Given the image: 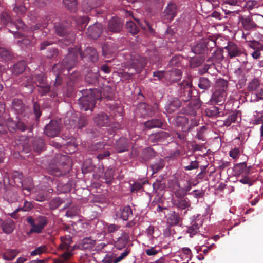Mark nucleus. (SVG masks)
Wrapping results in <instances>:
<instances>
[{"instance_id":"nucleus-1","label":"nucleus","mask_w":263,"mask_h":263,"mask_svg":"<svg viewBox=\"0 0 263 263\" xmlns=\"http://www.w3.org/2000/svg\"><path fill=\"white\" fill-rule=\"evenodd\" d=\"M166 79L171 83H177L176 86L177 96L180 97L184 102L190 101L192 97V84L188 81L183 80L180 82L182 72L176 68H172L166 71Z\"/></svg>"},{"instance_id":"nucleus-2","label":"nucleus","mask_w":263,"mask_h":263,"mask_svg":"<svg viewBox=\"0 0 263 263\" xmlns=\"http://www.w3.org/2000/svg\"><path fill=\"white\" fill-rule=\"evenodd\" d=\"M77 61V53L74 51H69V53L64 58L61 63H58L53 65L52 72L55 76V86H60L62 84V79L60 74L66 71L65 75L69 74V71L75 66Z\"/></svg>"},{"instance_id":"nucleus-3","label":"nucleus","mask_w":263,"mask_h":263,"mask_svg":"<svg viewBox=\"0 0 263 263\" xmlns=\"http://www.w3.org/2000/svg\"><path fill=\"white\" fill-rule=\"evenodd\" d=\"M55 165L50 164L49 167L50 173L55 176L65 175L70 170V160L67 155L57 154L54 157Z\"/></svg>"},{"instance_id":"nucleus-4","label":"nucleus","mask_w":263,"mask_h":263,"mask_svg":"<svg viewBox=\"0 0 263 263\" xmlns=\"http://www.w3.org/2000/svg\"><path fill=\"white\" fill-rule=\"evenodd\" d=\"M147 64V60L138 54L132 53L131 59L127 63L128 71L122 73V77L127 80L130 79L135 74L140 73Z\"/></svg>"},{"instance_id":"nucleus-5","label":"nucleus","mask_w":263,"mask_h":263,"mask_svg":"<svg viewBox=\"0 0 263 263\" xmlns=\"http://www.w3.org/2000/svg\"><path fill=\"white\" fill-rule=\"evenodd\" d=\"M101 98L100 90L89 88L83 89V110L92 111L95 106L96 101Z\"/></svg>"},{"instance_id":"nucleus-6","label":"nucleus","mask_w":263,"mask_h":263,"mask_svg":"<svg viewBox=\"0 0 263 263\" xmlns=\"http://www.w3.org/2000/svg\"><path fill=\"white\" fill-rule=\"evenodd\" d=\"M61 243L58 247L59 250L62 251L64 252L60 255V260L62 262H64L70 259L72 255V252L77 248L76 245L71 246V243L72 242V237L70 235H65L60 237Z\"/></svg>"},{"instance_id":"nucleus-7","label":"nucleus","mask_w":263,"mask_h":263,"mask_svg":"<svg viewBox=\"0 0 263 263\" xmlns=\"http://www.w3.org/2000/svg\"><path fill=\"white\" fill-rule=\"evenodd\" d=\"M26 221L31 227L29 234L41 233L48 223L47 217L44 216H39L35 218L32 216H28Z\"/></svg>"},{"instance_id":"nucleus-8","label":"nucleus","mask_w":263,"mask_h":263,"mask_svg":"<svg viewBox=\"0 0 263 263\" xmlns=\"http://www.w3.org/2000/svg\"><path fill=\"white\" fill-rule=\"evenodd\" d=\"M173 193L172 198V203L173 206L179 210L187 209L191 206L190 199L186 197V195L176 191L171 190Z\"/></svg>"},{"instance_id":"nucleus-9","label":"nucleus","mask_w":263,"mask_h":263,"mask_svg":"<svg viewBox=\"0 0 263 263\" xmlns=\"http://www.w3.org/2000/svg\"><path fill=\"white\" fill-rule=\"evenodd\" d=\"M201 106V102L198 98L191 100L187 104L183 106L181 110L182 114L195 116Z\"/></svg>"},{"instance_id":"nucleus-10","label":"nucleus","mask_w":263,"mask_h":263,"mask_svg":"<svg viewBox=\"0 0 263 263\" xmlns=\"http://www.w3.org/2000/svg\"><path fill=\"white\" fill-rule=\"evenodd\" d=\"M34 83L39 87V92L42 96L46 95L50 91V86L47 83L45 74L40 73L34 75Z\"/></svg>"},{"instance_id":"nucleus-11","label":"nucleus","mask_w":263,"mask_h":263,"mask_svg":"<svg viewBox=\"0 0 263 263\" xmlns=\"http://www.w3.org/2000/svg\"><path fill=\"white\" fill-rule=\"evenodd\" d=\"M157 109L158 105L156 103H154L153 106H151L145 103H142L138 106L137 111L142 117H145L146 116H152L155 114Z\"/></svg>"},{"instance_id":"nucleus-12","label":"nucleus","mask_w":263,"mask_h":263,"mask_svg":"<svg viewBox=\"0 0 263 263\" xmlns=\"http://www.w3.org/2000/svg\"><path fill=\"white\" fill-rule=\"evenodd\" d=\"M61 130V126L59 122L56 120H51L45 126V134L50 137L57 136Z\"/></svg>"},{"instance_id":"nucleus-13","label":"nucleus","mask_w":263,"mask_h":263,"mask_svg":"<svg viewBox=\"0 0 263 263\" xmlns=\"http://www.w3.org/2000/svg\"><path fill=\"white\" fill-rule=\"evenodd\" d=\"M124 22L122 19L113 17L108 23V31L111 33H119L123 28Z\"/></svg>"},{"instance_id":"nucleus-14","label":"nucleus","mask_w":263,"mask_h":263,"mask_svg":"<svg viewBox=\"0 0 263 263\" xmlns=\"http://www.w3.org/2000/svg\"><path fill=\"white\" fill-rule=\"evenodd\" d=\"M224 49L231 59L241 56L242 54L245 55L243 50L233 42H229L227 46L224 47Z\"/></svg>"},{"instance_id":"nucleus-15","label":"nucleus","mask_w":263,"mask_h":263,"mask_svg":"<svg viewBox=\"0 0 263 263\" xmlns=\"http://www.w3.org/2000/svg\"><path fill=\"white\" fill-rule=\"evenodd\" d=\"M116 218L127 221L133 216V211L129 205L121 206L117 209L115 212Z\"/></svg>"},{"instance_id":"nucleus-16","label":"nucleus","mask_w":263,"mask_h":263,"mask_svg":"<svg viewBox=\"0 0 263 263\" xmlns=\"http://www.w3.org/2000/svg\"><path fill=\"white\" fill-rule=\"evenodd\" d=\"M180 99L184 102L180 97H173L165 106V111L168 114H173L176 111L182 106V103Z\"/></svg>"},{"instance_id":"nucleus-17","label":"nucleus","mask_w":263,"mask_h":263,"mask_svg":"<svg viewBox=\"0 0 263 263\" xmlns=\"http://www.w3.org/2000/svg\"><path fill=\"white\" fill-rule=\"evenodd\" d=\"M168 187L171 190H176V191H178V192L186 196L187 193L191 189V183L187 181L186 182V185L181 187L177 180H173L169 182Z\"/></svg>"},{"instance_id":"nucleus-18","label":"nucleus","mask_w":263,"mask_h":263,"mask_svg":"<svg viewBox=\"0 0 263 263\" xmlns=\"http://www.w3.org/2000/svg\"><path fill=\"white\" fill-rule=\"evenodd\" d=\"M130 146L129 140L125 137H121L116 141L114 147L118 153L128 151Z\"/></svg>"},{"instance_id":"nucleus-19","label":"nucleus","mask_w":263,"mask_h":263,"mask_svg":"<svg viewBox=\"0 0 263 263\" xmlns=\"http://www.w3.org/2000/svg\"><path fill=\"white\" fill-rule=\"evenodd\" d=\"M250 46L254 49L251 53L252 57L255 59L259 58L260 56V51L263 50V35L260 36L259 41L255 40L251 41Z\"/></svg>"},{"instance_id":"nucleus-20","label":"nucleus","mask_w":263,"mask_h":263,"mask_svg":"<svg viewBox=\"0 0 263 263\" xmlns=\"http://www.w3.org/2000/svg\"><path fill=\"white\" fill-rule=\"evenodd\" d=\"M239 23L241 24L243 29L246 31L254 30L258 27L250 16H241L239 18Z\"/></svg>"},{"instance_id":"nucleus-21","label":"nucleus","mask_w":263,"mask_h":263,"mask_svg":"<svg viewBox=\"0 0 263 263\" xmlns=\"http://www.w3.org/2000/svg\"><path fill=\"white\" fill-rule=\"evenodd\" d=\"M102 31V25L99 23L94 24L89 26L86 32L87 35L92 39H98L101 35Z\"/></svg>"},{"instance_id":"nucleus-22","label":"nucleus","mask_w":263,"mask_h":263,"mask_svg":"<svg viewBox=\"0 0 263 263\" xmlns=\"http://www.w3.org/2000/svg\"><path fill=\"white\" fill-rule=\"evenodd\" d=\"M170 136V133L165 131H161L152 134L149 136V140L153 143L165 142Z\"/></svg>"},{"instance_id":"nucleus-23","label":"nucleus","mask_w":263,"mask_h":263,"mask_svg":"<svg viewBox=\"0 0 263 263\" xmlns=\"http://www.w3.org/2000/svg\"><path fill=\"white\" fill-rule=\"evenodd\" d=\"M226 96V92H224V91H221L220 89H215L212 93L210 101L212 103H215L221 105L224 103Z\"/></svg>"},{"instance_id":"nucleus-24","label":"nucleus","mask_w":263,"mask_h":263,"mask_svg":"<svg viewBox=\"0 0 263 263\" xmlns=\"http://www.w3.org/2000/svg\"><path fill=\"white\" fill-rule=\"evenodd\" d=\"M176 13L177 6L176 4L170 2L164 11V17L169 21H172L176 16Z\"/></svg>"},{"instance_id":"nucleus-25","label":"nucleus","mask_w":263,"mask_h":263,"mask_svg":"<svg viewBox=\"0 0 263 263\" xmlns=\"http://www.w3.org/2000/svg\"><path fill=\"white\" fill-rule=\"evenodd\" d=\"M12 108L16 114L25 116V112L27 107L24 105L22 101L18 99H14L12 102Z\"/></svg>"},{"instance_id":"nucleus-26","label":"nucleus","mask_w":263,"mask_h":263,"mask_svg":"<svg viewBox=\"0 0 263 263\" xmlns=\"http://www.w3.org/2000/svg\"><path fill=\"white\" fill-rule=\"evenodd\" d=\"M83 58L87 59L92 63L97 62L99 58L98 53L92 47H87L83 52Z\"/></svg>"},{"instance_id":"nucleus-27","label":"nucleus","mask_w":263,"mask_h":263,"mask_svg":"<svg viewBox=\"0 0 263 263\" xmlns=\"http://www.w3.org/2000/svg\"><path fill=\"white\" fill-rule=\"evenodd\" d=\"M192 51L197 54H203L207 51L204 39L200 40L192 47Z\"/></svg>"},{"instance_id":"nucleus-28","label":"nucleus","mask_w":263,"mask_h":263,"mask_svg":"<svg viewBox=\"0 0 263 263\" xmlns=\"http://www.w3.org/2000/svg\"><path fill=\"white\" fill-rule=\"evenodd\" d=\"M93 121L97 125L100 126H105L108 124L109 118L107 114L105 113H101L94 118Z\"/></svg>"},{"instance_id":"nucleus-29","label":"nucleus","mask_w":263,"mask_h":263,"mask_svg":"<svg viewBox=\"0 0 263 263\" xmlns=\"http://www.w3.org/2000/svg\"><path fill=\"white\" fill-rule=\"evenodd\" d=\"M156 153L151 147L144 148L141 154V158L144 162H147L155 157Z\"/></svg>"},{"instance_id":"nucleus-30","label":"nucleus","mask_w":263,"mask_h":263,"mask_svg":"<svg viewBox=\"0 0 263 263\" xmlns=\"http://www.w3.org/2000/svg\"><path fill=\"white\" fill-rule=\"evenodd\" d=\"M163 122L161 119H152L144 123V127L147 129L160 128L162 126Z\"/></svg>"},{"instance_id":"nucleus-31","label":"nucleus","mask_w":263,"mask_h":263,"mask_svg":"<svg viewBox=\"0 0 263 263\" xmlns=\"http://www.w3.org/2000/svg\"><path fill=\"white\" fill-rule=\"evenodd\" d=\"M260 86V80L257 78H254L248 83L247 89L249 92L256 91Z\"/></svg>"},{"instance_id":"nucleus-32","label":"nucleus","mask_w":263,"mask_h":263,"mask_svg":"<svg viewBox=\"0 0 263 263\" xmlns=\"http://www.w3.org/2000/svg\"><path fill=\"white\" fill-rule=\"evenodd\" d=\"M188 118L185 116H178L173 120V123L176 126L181 127L184 132V127L187 123Z\"/></svg>"},{"instance_id":"nucleus-33","label":"nucleus","mask_w":263,"mask_h":263,"mask_svg":"<svg viewBox=\"0 0 263 263\" xmlns=\"http://www.w3.org/2000/svg\"><path fill=\"white\" fill-rule=\"evenodd\" d=\"M98 72H88L85 77V82L89 85H95L98 83Z\"/></svg>"},{"instance_id":"nucleus-34","label":"nucleus","mask_w":263,"mask_h":263,"mask_svg":"<svg viewBox=\"0 0 263 263\" xmlns=\"http://www.w3.org/2000/svg\"><path fill=\"white\" fill-rule=\"evenodd\" d=\"M2 228L4 233L10 234L13 232L15 228L14 222L11 219L3 221Z\"/></svg>"},{"instance_id":"nucleus-35","label":"nucleus","mask_w":263,"mask_h":263,"mask_svg":"<svg viewBox=\"0 0 263 263\" xmlns=\"http://www.w3.org/2000/svg\"><path fill=\"white\" fill-rule=\"evenodd\" d=\"M44 146V141L41 138H35L32 141V149L36 152H41Z\"/></svg>"},{"instance_id":"nucleus-36","label":"nucleus","mask_w":263,"mask_h":263,"mask_svg":"<svg viewBox=\"0 0 263 263\" xmlns=\"http://www.w3.org/2000/svg\"><path fill=\"white\" fill-rule=\"evenodd\" d=\"M72 182L68 181L66 183L60 182L57 185V190L61 193H66L69 192L72 187Z\"/></svg>"},{"instance_id":"nucleus-37","label":"nucleus","mask_w":263,"mask_h":263,"mask_svg":"<svg viewBox=\"0 0 263 263\" xmlns=\"http://www.w3.org/2000/svg\"><path fill=\"white\" fill-rule=\"evenodd\" d=\"M5 104L3 102H0V135L7 132V129L4 124L3 118V115L5 111Z\"/></svg>"},{"instance_id":"nucleus-38","label":"nucleus","mask_w":263,"mask_h":263,"mask_svg":"<svg viewBox=\"0 0 263 263\" xmlns=\"http://www.w3.org/2000/svg\"><path fill=\"white\" fill-rule=\"evenodd\" d=\"M33 186V184L31 178H27L22 182V190L26 191V193L24 192V194L26 195H29Z\"/></svg>"},{"instance_id":"nucleus-39","label":"nucleus","mask_w":263,"mask_h":263,"mask_svg":"<svg viewBox=\"0 0 263 263\" xmlns=\"http://www.w3.org/2000/svg\"><path fill=\"white\" fill-rule=\"evenodd\" d=\"M228 88V82L227 80L219 78L216 80L215 82V89H220L221 91H224L226 92Z\"/></svg>"},{"instance_id":"nucleus-40","label":"nucleus","mask_w":263,"mask_h":263,"mask_svg":"<svg viewBox=\"0 0 263 263\" xmlns=\"http://www.w3.org/2000/svg\"><path fill=\"white\" fill-rule=\"evenodd\" d=\"M220 109L218 107L212 106L208 108H206L205 110V115L208 117L210 118H215L217 117L219 115L220 111H219Z\"/></svg>"},{"instance_id":"nucleus-41","label":"nucleus","mask_w":263,"mask_h":263,"mask_svg":"<svg viewBox=\"0 0 263 263\" xmlns=\"http://www.w3.org/2000/svg\"><path fill=\"white\" fill-rule=\"evenodd\" d=\"M181 220L179 215L175 212H172L169 214L167 223L171 226L177 225Z\"/></svg>"},{"instance_id":"nucleus-42","label":"nucleus","mask_w":263,"mask_h":263,"mask_svg":"<svg viewBox=\"0 0 263 263\" xmlns=\"http://www.w3.org/2000/svg\"><path fill=\"white\" fill-rule=\"evenodd\" d=\"M212 85L211 81L205 77H201L199 79L198 86L201 89L206 90L209 89Z\"/></svg>"},{"instance_id":"nucleus-43","label":"nucleus","mask_w":263,"mask_h":263,"mask_svg":"<svg viewBox=\"0 0 263 263\" xmlns=\"http://www.w3.org/2000/svg\"><path fill=\"white\" fill-rule=\"evenodd\" d=\"M26 68L25 62L22 61L15 64L12 69V72L15 75L21 74L24 72Z\"/></svg>"},{"instance_id":"nucleus-44","label":"nucleus","mask_w":263,"mask_h":263,"mask_svg":"<svg viewBox=\"0 0 263 263\" xmlns=\"http://www.w3.org/2000/svg\"><path fill=\"white\" fill-rule=\"evenodd\" d=\"M66 22H62L54 26L55 32L59 36H64L67 33V26L65 25Z\"/></svg>"},{"instance_id":"nucleus-45","label":"nucleus","mask_w":263,"mask_h":263,"mask_svg":"<svg viewBox=\"0 0 263 263\" xmlns=\"http://www.w3.org/2000/svg\"><path fill=\"white\" fill-rule=\"evenodd\" d=\"M126 26L128 32L133 35L137 34L139 31V27L132 21H127L126 23Z\"/></svg>"},{"instance_id":"nucleus-46","label":"nucleus","mask_w":263,"mask_h":263,"mask_svg":"<svg viewBox=\"0 0 263 263\" xmlns=\"http://www.w3.org/2000/svg\"><path fill=\"white\" fill-rule=\"evenodd\" d=\"M105 145L106 143L104 142H99L88 146V148L89 152L93 153L101 150Z\"/></svg>"},{"instance_id":"nucleus-47","label":"nucleus","mask_w":263,"mask_h":263,"mask_svg":"<svg viewBox=\"0 0 263 263\" xmlns=\"http://www.w3.org/2000/svg\"><path fill=\"white\" fill-rule=\"evenodd\" d=\"M0 57L5 61H9L12 59L13 55L9 50L0 47Z\"/></svg>"},{"instance_id":"nucleus-48","label":"nucleus","mask_w":263,"mask_h":263,"mask_svg":"<svg viewBox=\"0 0 263 263\" xmlns=\"http://www.w3.org/2000/svg\"><path fill=\"white\" fill-rule=\"evenodd\" d=\"M66 8L71 11H75L77 9V3L76 0H63Z\"/></svg>"},{"instance_id":"nucleus-49","label":"nucleus","mask_w":263,"mask_h":263,"mask_svg":"<svg viewBox=\"0 0 263 263\" xmlns=\"http://www.w3.org/2000/svg\"><path fill=\"white\" fill-rule=\"evenodd\" d=\"M204 59L201 57H195L190 60V66L192 68H196L200 66L204 62Z\"/></svg>"},{"instance_id":"nucleus-50","label":"nucleus","mask_w":263,"mask_h":263,"mask_svg":"<svg viewBox=\"0 0 263 263\" xmlns=\"http://www.w3.org/2000/svg\"><path fill=\"white\" fill-rule=\"evenodd\" d=\"M138 25L144 30H148L151 33H153L154 29L152 28L150 24L146 21L141 22L139 19H135Z\"/></svg>"},{"instance_id":"nucleus-51","label":"nucleus","mask_w":263,"mask_h":263,"mask_svg":"<svg viewBox=\"0 0 263 263\" xmlns=\"http://www.w3.org/2000/svg\"><path fill=\"white\" fill-rule=\"evenodd\" d=\"M17 119L13 120L12 118H9L7 120L6 124L8 129L12 133H14L17 130Z\"/></svg>"},{"instance_id":"nucleus-52","label":"nucleus","mask_w":263,"mask_h":263,"mask_svg":"<svg viewBox=\"0 0 263 263\" xmlns=\"http://www.w3.org/2000/svg\"><path fill=\"white\" fill-rule=\"evenodd\" d=\"M199 125V120L196 118L191 119L190 120L188 119L186 126L184 127V132H187Z\"/></svg>"},{"instance_id":"nucleus-53","label":"nucleus","mask_w":263,"mask_h":263,"mask_svg":"<svg viewBox=\"0 0 263 263\" xmlns=\"http://www.w3.org/2000/svg\"><path fill=\"white\" fill-rule=\"evenodd\" d=\"M46 22H44L42 24L37 23L31 27V30L33 32H35L36 31L39 30H42L43 28L47 27V25L49 23L50 18L48 19V17H46Z\"/></svg>"},{"instance_id":"nucleus-54","label":"nucleus","mask_w":263,"mask_h":263,"mask_svg":"<svg viewBox=\"0 0 263 263\" xmlns=\"http://www.w3.org/2000/svg\"><path fill=\"white\" fill-rule=\"evenodd\" d=\"M199 226L198 223L194 222L191 226L188 227L186 233L190 234L191 237L197 234L199 231Z\"/></svg>"},{"instance_id":"nucleus-55","label":"nucleus","mask_w":263,"mask_h":263,"mask_svg":"<svg viewBox=\"0 0 263 263\" xmlns=\"http://www.w3.org/2000/svg\"><path fill=\"white\" fill-rule=\"evenodd\" d=\"M17 251L15 250H8L3 255V258L5 260H11L17 255Z\"/></svg>"},{"instance_id":"nucleus-56","label":"nucleus","mask_w":263,"mask_h":263,"mask_svg":"<svg viewBox=\"0 0 263 263\" xmlns=\"http://www.w3.org/2000/svg\"><path fill=\"white\" fill-rule=\"evenodd\" d=\"M1 19L4 24H9L10 27H11V25L13 24L11 17L7 12H4L1 14Z\"/></svg>"},{"instance_id":"nucleus-57","label":"nucleus","mask_w":263,"mask_h":263,"mask_svg":"<svg viewBox=\"0 0 263 263\" xmlns=\"http://www.w3.org/2000/svg\"><path fill=\"white\" fill-rule=\"evenodd\" d=\"M26 11V8L23 5L16 3L13 8V11L18 15L24 14Z\"/></svg>"},{"instance_id":"nucleus-58","label":"nucleus","mask_w":263,"mask_h":263,"mask_svg":"<svg viewBox=\"0 0 263 263\" xmlns=\"http://www.w3.org/2000/svg\"><path fill=\"white\" fill-rule=\"evenodd\" d=\"M48 251V248L46 245L41 246L37 247L34 250L31 251L30 254L32 256L40 255Z\"/></svg>"},{"instance_id":"nucleus-59","label":"nucleus","mask_w":263,"mask_h":263,"mask_svg":"<svg viewBox=\"0 0 263 263\" xmlns=\"http://www.w3.org/2000/svg\"><path fill=\"white\" fill-rule=\"evenodd\" d=\"M181 58L180 57L175 56L173 57L169 61L168 65L173 68H178L180 66Z\"/></svg>"},{"instance_id":"nucleus-60","label":"nucleus","mask_w":263,"mask_h":263,"mask_svg":"<svg viewBox=\"0 0 263 263\" xmlns=\"http://www.w3.org/2000/svg\"><path fill=\"white\" fill-rule=\"evenodd\" d=\"M153 76L154 77H156L157 79H154L153 80L156 81L158 80L159 81H162V80L165 78L166 79V71H160L157 70L153 72Z\"/></svg>"},{"instance_id":"nucleus-61","label":"nucleus","mask_w":263,"mask_h":263,"mask_svg":"<svg viewBox=\"0 0 263 263\" xmlns=\"http://www.w3.org/2000/svg\"><path fill=\"white\" fill-rule=\"evenodd\" d=\"M106 183H110L114 178V171L112 169L106 170L104 175V178Z\"/></svg>"},{"instance_id":"nucleus-62","label":"nucleus","mask_w":263,"mask_h":263,"mask_svg":"<svg viewBox=\"0 0 263 263\" xmlns=\"http://www.w3.org/2000/svg\"><path fill=\"white\" fill-rule=\"evenodd\" d=\"M204 40L205 41V45L207 47V51H211L212 49L216 47V42L213 38L204 39Z\"/></svg>"},{"instance_id":"nucleus-63","label":"nucleus","mask_w":263,"mask_h":263,"mask_svg":"<svg viewBox=\"0 0 263 263\" xmlns=\"http://www.w3.org/2000/svg\"><path fill=\"white\" fill-rule=\"evenodd\" d=\"M59 51L57 48H49L47 51L46 57L47 59H53L58 57Z\"/></svg>"},{"instance_id":"nucleus-64","label":"nucleus","mask_w":263,"mask_h":263,"mask_svg":"<svg viewBox=\"0 0 263 263\" xmlns=\"http://www.w3.org/2000/svg\"><path fill=\"white\" fill-rule=\"evenodd\" d=\"M63 203L62 200L60 198H55L52 199L49 203L51 209H56Z\"/></svg>"}]
</instances>
